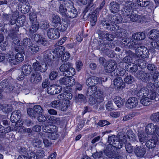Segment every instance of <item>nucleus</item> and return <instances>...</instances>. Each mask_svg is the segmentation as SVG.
<instances>
[{
	"mask_svg": "<svg viewBox=\"0 0 159 159\" xmlns=\"http://www.w3.org/2000/svg\"><path fill=\"white\" fill-rule=\"evenodd\" d=\"M27 113L32 118H35L37 116L34 109L31 108L27 109Z\"/></svg>",
	"mask_w": 159,
	"mask_h": 159,
	"instance_id": "nucleus-60",
	"label": "nucleus"
},
{
	"mask_svg": "<svg viewBox=\"0 0 159 159\" xmlns=\"http://www.w3.org/2000/svg\"><path fill=\"white\" fill-rule=\"evenodd\" d=\"M138 101L136 98L130 97L127 101L126 106L128 108L132 109L138 105Z\"/></svg>",
	"mask_w": 159,
	"mask_h": 159,
	"instance_id": "nucleus-21",
	"label": "nucleus"
},
{
	"mask_svg": "<svg viewBox=\"0 0 159 159\" xmlns=\"http://www.w3.org/2000/svg\"><path fill=\"white\" fill-rule=\"evenodd\" d=\"M150 118L153 122H159V112L152 114L150 116Z\"/></svg>",
	"mask_w": 159,
	"mask_h": 159,
	"instance_id": "nucleus-48",
	"label": "nucleus"
},
{
	"mask_svg": "<svg viewBox=\"0 0 159 159\" xmlns=\"http://www.w3.org/2000/svg\"><path fill=\"white\" fill-rule=\"evenodd\" d=\"M65 51L64 47L62 46H60L55 48L52 52L54 54V57H58L63 52Z\"/></svg>",
	"mask_w": 159,
	"mask_h": 159,
	"instance_id": "nucleus-34",
	"label": "nucleus"
},
{
	"mask_svg": "<svg viewBox=\"0 0 159 159\" xmlns=\"http://www.w3.org/2000/svg\"><path fill=\"white\" fill-rule=\"evenodd\" d=\"M31 40L29 38H26L24 39L21 43V45H23L25 46H27L30 44Z\"/></svg>",
	"mask_w": 159,
	"mask_h": 159,
	"instance_id": "nucleus-62",
	"label": "nucleus"
},
{
	"mask_svg": "<svg viewBox=\"0 0 159 159\" xmlns=\"http://www.w3.org/2000/svg\"><path fill=\"white\" fill-rule=\"evenodd\" d=\"M134 151L136 156L140 157H143L146 152L145 149L141 147L135 148Z\"/></svg>",
	"mask_w": 159,
	"mask_h": 159,
	"instance_id": "nucleus-32",
	"label": "nucleus"
},
{
	"mask_svg": "<svg viewBox=\"0 0 159 159\" xmlns=\"http://www.w3.org/2000/svg\"><path fill=\"white\" fill-rule=\"evenodd\" d=\"M68 12H67L65 18H74L76 17L78 12L76 9L69 3L67 4Z\"/></svg>",
	"mask_w": 159,
	"mask_h": 159,
	"instance_id": "nucleus-18",
	"label": "nucleus"
},
{
	"mask_svg": "<svg viewBox=\"0 0 159 159\" xmlns=\"http://www.w3.org/2000/svg\"><path fill=\"white\" fill-rule=\"evenodd\" d=\"M114 47L115 45L112 43H103L98 46V48L100 50L108 51L110 49L113 48Z\"/></svg>",
	"mask_w": 159,
	"mask_h": 159,
	"instance_id": "nucleus-24",
	"label": "nucleus"
},
{
	"mask_svg": "<svg viewBox=\"0 0 159 159\" xmlns=\"http://www.w3.org/2000/svg\"><path fill=\"white\" fill-rule=\"evenodd\" d=\"M58 27V29L61 31H65L68 27V23L66 21H64L60 23Z\"/></svg>",
	"mask_w": 159,
	"mask_h": 159,
	"instance_id": "nucleus-44",
	"label": "nucleus"
},
{
	"mask_svg": "<svg viewBox=\"0 0 159 159\" xmlns=\"http://www.w3.org/2000/svg\"><path fill=\"white\" fill-rule=\"evenodd\" d=\"M137 41L134 39L128 42V48L135 49V53L137 57L145 58L148 56V50L144 46H139Z\"/></svg>",
	"mask_w": 159,
	"mask_h": 159,
	"instance_id": "nucleus-4",
	"label": "nucleus"
},
{
	"mask_svg": "<svg viewBox=\"0 0 159 159\" xmlns=\"http://www.w3.org/2000/svg\"><path fill=\"white\" fill-rule=\"evenodd\" d=\"M61 101L55 100L52 101L51 103V106L52 108L58 109Z\"/></svg>",
	"mask_w": 159,
	"mask_h": 159,
	"instance_id": "nucleus-56",
	"label": "nucleus"
},
{
	"mask_svg": "<svg viewBox=\"0 0 159 159\" xmlns=\"http://www.w3.org/2000/svg\"><path fill=\"white\" fill-rule=\"evenodd\" d=\"M61 90V86L56 84L51 85L47 88V93L51 95L58 93Z\"/></svg>",
	"mask_w": 159,
	"mask_h": 159,
	"instance_id": "nucleus-19",
	"label": "nucleus"
},
{
	"mask_svg": "<svg viewBox=\"0 0 159 159\" xmlns=\"http://www.w3.org/2000/svg\"><path fill=\"white\" fill-rule=\"evenodd\" d=\"M157 125H155L152 123H150L146 125L145 127V132L148 135H155L156 128Z\"/></svg>",
	"mask_w": 159,
	"mask_h": 159,
	"instance_id": "nucleus-23",
	"label": "nucleus"
},
{
	"mask_svg": "<svg viewBox=\"0 0 159 159\" xmlns=\"http://www.w3.org/2000/svg\"><path fill=\"white\" fill-rule=\"evenodd\" d=\"M114 87L116 89H122L124 86V83L121 77H118L114 80Z\"/></svg>",
	"mask_w": 159,
	"mask_h": 159,
	"instance_id": "nucleus-30",
	"label": "nucleus"
},
{
	"mask_svg": "<svg viewBox=\"0 0 159 159\" xmlns=\"http://www.w3.org/2000/svg\"><path fill=\"white\" fill-rule=\"evenodd\" d=\"M103 152H96L93 154L92 156L95 159H98L102 156Z\"/></svg>",
	"mask_w": 159,
	"mask_h": 159,
	"instance_id": "nucleus-64",
	"label": "nucleus"
},
{
	"mask_svg": "<svg viewBox=\"0 0 159 159\" xmlns=\"http://www.w3.org/2000/svg\"><path fill=\"white\" fill-rule=\"evenodd\" d=\"M132 37L137 41L138 40H142L144 39L145 38V35L144 33L139 32L133 34Z\"/></svg>",
	"mask_w": 159,
	"mask_h": 159,
	"instance_id": "nucleus-36",
	"label": "nucleus"
},
{
	"mask_svg": "<svg viewBox=\"0 0 159 159\" xmlns=\"http://www.w3.org/2000/svg\"><path fill=\"white\" fill-rule=\"evenodd\" d=\"M34 110L36 115L39 113H42L43 110L41 106L39 105H36L34 106Z\"/></svg>",
	"mask_w": 159,
	"mask_h": 159,
	"instance_id": "nucleus-51",
	"label": "nucleus"
},
{
	"mask_svg": "<svg viewBox=\"0 0 159 159\" xmlns=\"http://www.w3.org/2000/svg\"><path fill=\"white\" fill-rule=\"evenodd\" d=\"M134 80V78L130 75H128L124 78V81L128 84H131Z\"/></svg>",
	"mask_w": 159,
	"mask_h": 159,
	"instance_id": "nucleus-52",
	"label": "nucleus"
},
{
	"mask_svg": "<svg viewBox=\"0 0 159 159\" xmlns=\"http://www.w3.org/2000/svg\"><path fill=\"white\" fill-rule=\"evenodd\" d=\"M117 67V63L114 60H110L105 68V71L106 72L110 73L112 76H114L115 74V69Z\"/></svg>",
	"mask_w": 159,
	"mask_h": 159,
	"instance_id": "nucleus-14",
	"label": "nucleus"
},
{
	"mask_svg": "<svg viewBox=\"0 0 159 159\" xmlns=\"http://www.w3.org/2000/svg\"><path fill=\"white\" fill-rule=\"evenodd\" d=\"M19 12H14L9 21V23L11 25H13L16 23V20L19 16Z\"/></svg>",
	"mask_w": 159,
	"mask_h": 159,
	"instance_id": "nucleus-37",
	"label": "nucleus"
},
{
	"mask_svg": "<svg viewBox=\"0 0 159 159\" xmlns=\"http://www.w3.org/2000/svg\"><path fill=\"white\" fill-rule=\"evenodd\" d=\"M21 117V114L20 111L18 110L15 111L12 113L10 120L12 123H14L19 120Z\"/></svg>",
	"mask_w": 159,
	"mask_h": 159,
	"instance_id": "nucleus-31",
	"label": "nucleus"
},
{
	"mask_svg": "<svg viewBox=\"0 0 159 159\" xmlns=\"http://www.w3.org/2000/svg\"><path fill=\"white\" fill-rule=\"evenodd\" d=\"M40 56L42 58V60L45 64L48 66L52 65V59L53 58L54 56L52 54L50 50L44 52Z\"/></svg>",
	"mask_w": 159,
	"mask_h": 159,
	"instance_id": "nucleus-13",
	"label": "nucleus"
},
{
	"mask_svg": "<svg viewBox=\"0 0 159 159\" xmlns=\"http://www.w3.org/2000/svg\"><path fill=\"white\" fill-rule=\"evenodd\" d=\"M109 20H103L101 24L106 30L111 31H115L118 29L119 26L115 23L119 24L122 21V18L120 15L110 16L108 18Z\"/></svg>",
	"mask_w": 159,
	"mask_h": 159,
	"instance_id": "nucleus-3",
	"label": "nucleus"
},
{
	"mask_svg": "<svg viewBox=\"0 0 159 159\" xmlns=\"http://www.w3.org/2000/svg\"><path fill=\"white\" fill-rule=\"evenodd\" d=\"M32 143L33 145L38 147H41L43 145L42 140L38 139H34Z\"/></svg>",
	"mask_w": 159,
	"mask_h": 159,
	"instance_id": "nucleus-50",
	"label": "nucleus"
},
{
	"mask_svg": "<svg viewBox=\"0 0 159 159\" xmlns=\"http://www.w3.org/2000/svg\"><path fill=\"white\" fill-rule=\"evenodd\" d=\"M31 25L30 29V33H33L36 31L39 27V23L37 22H32Z\"/></svg>",
	"mask_w": 159,
	"mask_h": 159,
	"instance_id": "nucleus-38",
	"label": "nucleus"
},
{
	"mask_svg": "<svg viewBox=\"0 0 159 159\" xmlns=\"http://www.w3.org/2000/svg\"><path fill=\"white\" fill-rule=\"evenodd\" d=\"M94 98L90 101V104L92 105L99 104L103 101L104 97V94L100 90H97L94 94Z\"/></svg>",
	"mask_w": 159,
	"mask_h": 159,
	"instance_id": "nucleus-10",
	"label": "nucleus"
},
{
	"mask_svg": "<svg viewBox=\"0 0 159 159\" xmlns=\"http://www.w3.org/2000/svg\"><path fill=\"white\" fill-rule=\"evenodd\" d=\"M141 103L144 106H147L152 103V100L157 101L158 100V96L155 91H152L148 96L140 98Z\"/></svg>",
	"mask_w": 159,
	"mask_h": 159,
	"instance_id": "nucleus-7",
	"label": "nucleus"
},
{
	"mask_svg": "<svg viewBox=\"0 0 159 159\" xmlns=\"http://www.w3.org/2000/svg\"><path fill=\"white\" fill-rule=\"evenodd\" d=\"M16 51L17 52L15 56V58L13 57V58L10 57L9 58V61L11 63L15 65L16 63V61L21 62L24 59L23 54L24 52V51L21 46L18 47H16L15 48Z\"/></svg>",
	"mask_w": 159,
	"mask_h": 159,
	"instance_id": "nucleus-8",
	"label": "nucleus"
},
{
	"mask_svg": "<svg viewBox=\"0 0 159 159\" xmlns=\"http://www.w3.org/2000/svg\"><path fill=\"white\" fill-rule=\"evenodd\" d=\"M31 7L29 3L23 5L22 8L23 13H25L29 12L30 10Z\"/></svg>",
	"mask_w": 159,
	"mask_h": 159,
	"instance_id": "nucleus-61",
	"label": "nucleus"
},
{
	"mask_svg": "<svg viewBox=\"0 0 159 159\" xmlns=\"http://www.w3.org/2000/svg\"><path fill=\"white\" fill-rule=\"evenodd\" d=\"M22 125V123L19 122H17L16 124V127L14 129L16 130H19V132L22 133L24 132L28 134H30L32 132V130L30 128H25V127H21Z\"/></svg>",
	"mask_w": 159,
	"mask_h": 159,
	"instance_id": "nucleus-28",
	"label": "nucleus"
},
{
	"mask_svg": "<svg viewBox=\"0 0 159 159\" xmlns=\"http://www.w3.org/2000/svg\"><path fill=\"white\" fill-rule=\"evenodd\" d=\"M100 80L96 76H92L86 80V84L89 87L95 86V85L98 84Z\"/></svg>",
	"mask_w": 159,
	"mask_h": 159,
	"instance_id": "nucleus-27",
	"label": "nucleus"
},
{
	"mask_svg": "<svg viewBox=\"0 0 159 159\" xmlns=\"http://www.w3.org/2000/svg\"><path fill=\"white\" fill-rule=\"evenodd\" d=\"M32 66L33 70L36 72L40 71L42 73L44 72L48 69V65L46 64L40 63L38 61L33 63Z\"/></svg>",
	"mask_w": 159,
	"mask_h": 159,
	"instance_id": "nucleus-15",
	"label": "nucleus"
},
{
	"mask_svg": "<svg viewBox=\"0 0 159 159\" xmlns=\"http://www.w3.org/2000/svg\"><path fill=\"white\" fill-rule=\"evenodd\" d=\"M90 87V88H89L87 90V94L88 96L94 97V94L97 91V87L96 86Z\"/></svg>",
	"mask_w": 159,
	"mask_h": 159,
	"instance_id": "nucleus-41",
	"label": "nucleus"
},
{
	"mask_svg": "<svg viewBox=\"0 0 159 159\" xmlns=\"http://www.w3.org/2000/svg\"><path fill=\"white\" fill-rule=\"evenodd\" d=\"M128 52L129 53V56H126L123 59V62L127 63H130L132 61V57L133 56V53L131 51H129Z\"/></svg>",
	"mask_w": 159,
	"mask_h": 159,
	"instance_id": "nucleus-43",
	"label": "nucleus"
},
{
	"mask_svg": "<svg viewBox=\"0 0 159 159\" xmlns=\"http://www.w3.org/2000/svg\"><path fill=\"white\" fill-rule=\"evenodd\" d=\"M21 74L17 78L18 80H23L25 76L30 75L32 70L31 66L29 64H26L22 66Z\"/></svg>",
	"mask_w": 159,
	"mask_h": 159,
	"instance_id": "nucleus-12",
	"label": "nucleus"
},
{
	"mask_svg": "<svg viewBox=\"0 0 159 159\" xmlns=\"http://www.w3.org/2000/svg\"><path fill=\"white\" fill-rule=\"evenodd\" d=\"M136 76L144 82L149 83V81H152L153 80L149 74L142 71L138 72L136 74Z\"/></svg>",
	"mask_w": 159,
	"mask_h": 159,
	"instance_id": "nucleus-17",
	"label": "nucleus"
},
{
	"mask_svg": "<svg viewBox=\"0 0 159 159\" xmlns=\"http://www.w3.org/2000/svg\"><path fill=\"white\" fill-rule=\"evenodd\" d=\"M47 35L50 39H56L59 37L60 33L57 29L51 28L48 30Z\"/></svg>",
	"mask_w": 159,
	"mask_h": 159,
	"instance_id": "nucleus-20",
	"label": "nucleus"
},
{
	"mask_svg": "<svg viewBox=\"0 0 159 159\" xmlns=\"http://www.w3.org/2000/svg\"><path fill=\"white\" fill-rule=\"evenodd\" d=\"M136 76L144 82L149 83V81H152L153 80L149 74L142 71L138 72L136 74Z\"/></svg>",
	"mask_w": 159,
	"mask_h": 159,
	"instance_id": "nucleus-16",
	"label": "nucleus"
},
{
	"mask_svg": "<svg viewBox=\"0 0 159 159\" xmlns=\"http://www.w3.org/2000/svg\"><path fill=\"white\" fill-rule=\"evenodd\" d=\"M158 140L156 135L152 136V138L149 140L146 143V146L149 148H154L157 143Z\"/></svg>",
	"mask_w": 159,
	"mask_h": 159,
	"instance_id": "nucleus-25",
	"label": "nucleus"
},
{
	"mask_svg": "<svg viewBox=\"0 0 159 159\" xmlns=\"http://www.w3.org/2000/svg\"><path fill=\"white\" fill-rule=\"evenodd\" d=\"M138 136L139 142L141 143L144 142L147 139V137L143 131L139 132Z\"/></svg>",
	"mask_w": 159,
	"mask_h": 159,
	"instance_id": "nucleus-45",
	"label": "nucleus"
},
{
	"mask_svg": "<svg viewBox=\"0 0 159 159\" xmlns=\"http://www.w3.org/2000/svg\"><path fill=\"white\" fill-rule=\"evenodd\" d=\"M152 83H148L146 87L141 88L138 92L137 95L139 98L148 96L152 91H155Z\"/></svg>",
	"mask_w": 159,
	"mask_h": 159,
	"instance_id": "nucleus-5",
	"label": "nucleus"
},
{
	"mask_svg": "<svg viewBox=\"0 0 159 159\" xmlns=\"http://www.w3.org/2000/svg\"><path fill=\"white\" fill-rule=\"evenodd\" d=\"M125 72V70L122 68H119L115 71V74H114V76L113 77H115L116 76H123Z\"/></svg>",
	"mask_w": 159,
	"mask_h": 159,
	"instance_id": "nucleus-47",
	"label": "nucleus"
},
{
	"mask_svg": "<svg viewBox=\"0 0 159 159\" xmlns=\"http://www.w3.org/2000/svg\"><path fill=\"white\" fill-rule=\"evenodd\" d=\"M48 137L54 140L57 139L59 136L57 132H52L48 133Z\"/></svg>",
	"mask_w": 159,
	"mask_h": 159,
	"instance_id": "nucleus-55",
	"label": "nucleus"
},
{
	"mask_svg": "<svg viewBox=\"0 0 159 159\" xmlns=\"http://www.w3.org/2000/svg\"><path fill=\"white\" fill-rule=\"evenodd\" d=\"M69 102L66 101H61L58 109L61 111H66L69 106Z\"/></svg>",
	"mask_w": 159,
	"mask_h": 159,
	"instance_id": "nucleus-33",
	"label": "nucleus"
},
{
	"mask_svg": "<svg viewBox=\"0 0 159 159\" xmlns=\"http://www.w3.org/2000/svg\"><path fill=\"white\" fill-rule=\"evenodd\" d=\"M113 101L118 107H120L124 104L123 99L120 97H116L113 99Z\"/></svg>",
	"mask_w": 159,
	"mask_h": 159,
	"instance_id": "nucleus-40",
	"label": "nucleus"
},
{
	"mask_svg": "<svg viewBox=\"0 0 159 159\" xmlns=\"http://www.w3.org/2000/svg\"><path fill=\"white\" fill-rule=\"evenodd\" d=\"M136 3L131 2H129L126 3L123 12L125 18L123 22L126 23L131 21L143 23L145 21L146 18L143 15L133 13V10L136 8Z\"/></svg>",
	"mask_w": 159,
	"mask_h": 159,
	"instance_id": "nucleus-1",
	"label": "nucleus"
},
{
	"mask_svg": "<svg viewBox=\"0 0 159 159\" xmlns=\"http://www.w3.org/2000/svg\"><path fill=\"white\" fill-rule=\"evenodd\" d=\"M45 155V152L42 149L38 150L36 152V156L37 158L43 157Z\"/></svg>",
	"mask_w": 159,
	"mask_h": 159,
	"instance_id": "nucleus-59",
	"label": "nucleus"
},
{
	"mask_svg": "<svg viewBox=\"0 0 159 159\" xmlns=\"http://www.w3.org/2000/svg\"><path fill=\"white\" fill-rule=\"evenodd\" d=\"M61 21V19L59 15L56 14L52 15L51 20V22L52 24L56 25L60 23Z\"/></svg>",
	"mask_w": 159,
	"mask_h": 159,
	"instance_id": "nucleus-39",
	"label": "nucleus"
},
{
	"mask_svg": "<svg viewBox=\"0 0 159 159\" xmlns=\"http://www.w3.org/2000/svg\"><path fill=\"white\" fill-rule=\"evenodd\" d=\"M97 13L95 11L91 16L90 22L92 26H94L96 24L97 20V16L96 14Z\"/></svg>",
	"mask_w": 159,
	"mask_h": 159,
	"instance_id": "nucleus-49",
	"label": "nucleus"
},
{
	"mask_svg": "<svg viewBox=\"0 0 159 159\" xmlns=\"http://www.w3.org/2000/svg\"><path fill=\"white\" fill-rule=\"evenodd\" d=\"M10 16L9 14L4 13L2 16V20L4 24H7V22L9 21Z\"/></svg>",
	"mask_w": 159,
	"mask_h": 159,
	"instance_id": "nucleus-58",
	"label": "nucleus"
},
{
	"mask_svg": "<svg viewBox=\"0 0 159 159\" xmlns=\"http://www.w3.org/2000/svg\"><path fill=\"white\" fill-rule=\"evenodd\" d=\"M148 34L149 38L153 40L151 42L152 47L159 49V40H157L159 37V30L156 29H153L149 32Z\"/></svg>",
	"mask_w": 159,
	"mask_h": 159,
	"instance_id": "nucleus-6",
	"label": "nucleus"
},
{
	"mask_svg": "<svg viewBox=\"0 0 159 159\" xmlns=\"http://www.w3.org/2000/svg\"><path fill=\"white\" fill-rule=\"evenodd\" d=\"M125 139V138H124V139ZM118 139V138L114 135H112L108 137V141L110 144L107 146L105 151L107 156L108 157L111 158L114 157L116 155V148H121L122 146V143H125L126 142V138L123 141L122 139L119 141Z\"/></svg>",
	"mask_w": 159,
	"mask_h": 159,
	"instance_id": "nucleus-2",
	"label": "nucleus"
},
{
	"mask_svg": "<svg viewBox=\"0 0 159 159\" xmlns=\"http://www.w3.org/2000/svg\"><path fill=\"white\" fill-rule=\"evenodd\" d=\"M58 72L55 71H52L50 73L49 77L51 80H53L57 78L58 76Z\"/></svg>",
	"mask_w": 159,
	"mask_h": 159,
	"instance_id": "nucleus-63",
	"label": "nucleus"
},
{
	"mask_svg": "<svg viewBox=\"0 0 159 159\" xmlns=\"http://www.w3.org/2000/svg\"><path fill=\"white\" fill-rule=\"evenodd\" d=\"M27 159H38L36 155L33 152H28L27 153Z\"/></svg>",
	"mask_w": 159,
	"mask_h": 159,
	"instance_id": "nucleus-54",
	"label": "nucleus"
},
{
	"mask_svg": "<svg viewBox=\"0 0 159 159\" xmlns=\"http://www.w3.org/2000/svg\"><path fill=\"white\" fill-rule=\"evenodd\" d=\"M109 10L113 13H117L120 11V5L115 2H112L109 5Z\"/></svg>",
	"mask_w": 159,
	"mask_h": 159,
	"instance_id": "nucleus-29",
	"label": "nucleus"
},
{
	"mask_svg": "<svg viewBox=\"0 0 159 159\" xmlns=\"http://www.w3.org/2000/svg\"><path fill=\"white\" fill-rule=\"evenodd\" d=\"M66 77L60 79L59 82L60 84L65 85L68 88L70 87L75 84V79L72 77V75H66Z\"/></svg>",
	"mask_w": 159,
	"mask_h": 159,
	"instance_id": "nucleus-11",
	"label": "nucleus"
},
{
	"mask_svg": "<svg viewBox=\"0 0 159 159\" xmlns=\"http://www.w3.org/2000/svg\"><path fill=\"white\" fill-rule=\"evenodd\" d=\"M34 40L38 43L44 46H47L48 44V42L43 36L39 34H35L34 36Z\"/></svg>",
	"mask_w": 159,
	"mask_h": 159,
	"instance_id": "nucleus-22",
	"label": "nucleus"
},
{
	"mask_svg": "<svg viewBox=\"0 0 159 159\" xmlns=\"http://www.w3.org/2000/svg\"><path fill=\"white\" fill-rule=\"evenodd\" d=\"M29 49L32 53L34 54L38 52L39 50V48L36 45L32 44L30 46Z\"/></svg>",
	"mask_w": 159,
	"mask_h": 159,
	"instance_id": "nucleus-53",
	"label": "nucleus"
},
{
	"mask_svg": "<svg viewBox=\"0 0 159 159\" xmlns=\"http://www.w3.org/2000/svg\"><path fill=\"white\" fill-rule=\"evenodd\" d=\"M67 9L64 7L63 5L61 4L59 9V13L62 15V16L64 18L66 17Z\"/></svg>",
	"mask_w": 159,
	"mask_h": 159,
	"instance_id": "nucleus-46",
	"label": "nucleus"
},
{
	"mask_svg": "<svg viewBox=\"0 0 159 159\" xmlns=\"http://www.w3.org/2000/svg\"><path fill=\"white\" fill-rule=\"evenodd\" d=\"M70 57V53L67 52H65L61 57V60L65 62L68 61Z\"/></svg>",
	"mask_w": 159,
	"mask_h": 159,
	"instance_id": "nucleus-57",
	"label": "nucleus"
},
{
	"mask_svg": "<svg viewBox=\"0 0 159 159\" xmlns=\"http://www.w3.org/2000/svg\"><path fill=\"white\" fill-rule=\"evenodd\" d=\"M60 70L64 72L65 75H74L75 74V69L73 67L72 64L67 62L62 64L59 67Z\"/></svg>",
	"mask_w": 159,
	"mask_h": 159,
	"instance_id": "nucleus-9",
	"label": "nucleus"
},
{
	"mask_svg": "<svg viewBox=\"0 0 159 159\" xmlns=\"http://www.w3.org/2000/svg\"><path fill=\"white\" fill-rule=\"evenodd\" d=\"M127 134L130 141L134 142L136 141V137L132 131L130 130H128L127 132Z\"/></svg>",
	"mask_w": 159,
	"mask_h": 159,
	"instance_id": "nucleus-42",
	"label": "nucleus"
},
{
	"mask_svg": "<svg viewBox=\"0 0 159 159\" xmlns=\"http://www.w3.org/2000/svg\"><path fill=\"white\" fill-rule=\"evenodd\" d=\"M42 79V77L40 73L38 72L32 73L31 75L30 81L33 84H37Z\"/></svg>",
	"mask_w": 159,
	"mask_h": 159,
	"instance_id": "nucleus-26",
	"label": "nucleus"
},
{
	"mask_svg": "<svg viewBox=\"0 0 159 159\" xmlns=\"http://www.w3.org/2000/svg\"><path fill=\"white\" fill-rule=\"evenodd\" d=\"M136 2L138 5L141 7H146L148 5H152V3L150 2L149 0H137Z\"/></svg>",
	"mask_w": 159,
	"mask_h": 159,
	"instance_id": "nucleus-35",
	"label": "nucleus"
}]
</instances>
